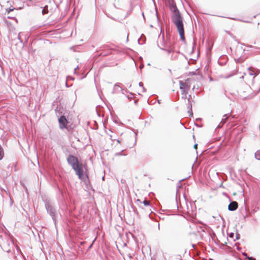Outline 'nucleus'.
<instances>
[{"mask_svg": "<svg viewBox=\"0 0 260 260\" xmlns=\"http://www.w3.org/2000/svg\"><path fill=\"white\" fill-rule=\"evenodd\" d=\"M68 164L75 171L79 178L82 180H85L86 178H88V175L84 176L83 174V165L80 163L78 158L72 154L69 155L67 158Z\"/></svg>", "mask_w": 260, "mask_h": 260, "instance_id": "nucleus-2", "label": "nucleus"}, {"mask_svg": "<svg viewBox=\"0 0 260 260\" xmlns=\"http://www.w3.org/2000/svg\"><path fill=\"white\" fill-rule=\"evenodd\" d=\"M180 90H181V94L182 95H186L188 93V91L187 90H184V89H180Z\"/></svg>", "mask_w": 260, "mask_h": 260, "instance_id": "nucleus-17", "label": "nucleus"}, {"mask_svg": "<svg viewBox=\"0 0 260 260\" xmlns=\"http://www.w3.org/2000/svg\"><path fill=\"white\" fill-rule=\"evenodd\" d=\"M127 98L128 99H129L131 98H130V96H129L128 95H127Z\"/></svg>", "mask_w": 260, "mask_h": 260, "instance_id": "nucleus-32", "label": "nucleus"}, {"mask_svg": "<svg viewBox=\"0 0 260 260\" xmlns=\"http://www.w3.org/2000/svg\"><path fill=\"white\" fill-rule=\"evenodd\" d=\"M234 233H232L230 235V237L233 238L234 237Z\"/></svg>", "mask_w": 260, "mask_h": 260, "instance_id": "nucleus-23", "label": "nucleus"}, {"mask_svg": "<svg viewBox=\"0 0 260 260\" xmlns=\"http://www.w3.org/2000/svg\"><path fill=\"white\" fill-rule=\"evenodd\" d=\"M140 0H131L130 4L131 6L133 7L137 5H138L139 3Z\"/></svg>", "mask_w": 260, "mask_h": 260, "instance_id": "nucleus-11", "label": "nucleus"}, {"mask_svg": "<svg viewBox=\"0 0 260 260\" xmlns=\"http://www.w3.org/2000/svg\"><path fill=\"white\" fill-rule=\"evenodd\" d=\"M58 122L59 124V128L60 129H63L67 127L68 121L64 116H61L58 118Z\"/></svg>", "mask_w": 260, "mask_h": 260, "instance_id": "nucleus-5", "label": "nucleus"}, {"mask_svg": "<svg viewBox=\"0 0 260 260\" xmlns=\"http://www.w3.org/2000/svg\"><path fill=\"white\" fill-rule=\"evenodd\" d=\"M182 99H186V98H187V96H186V95H183V96H182Z\"/></svg>", "mask_w": 260, "mask_h": 260, "instance_id": "nucleus-27", "label": "nucleus"}, {"mask_svg": "<svg viewBox=\"0 0 260 260\" xmlns=\"http://www.w3.org/2000/svg\"><path fill=\"white\" fill-rule=\"evenodd\" d=\"M139 86L142 87L143 88V91L144 92H146V90L145 88V87L143 86V83L142 82H139Z\"/></svg>", "mask_w": 260, "mask_h": 260, "instance_id": "nucleus-16", "label": "nucleus"}, {"mask_svg": "<svg viewBox=\"0 0 260 260\" xmlns=\"http://www.w3.org/2000/svg\"><path fill=\"white\" fill-rule=\"evenodd\" d=\"M4 150L1 145H0V160H2L4 157Z\"/></svg>", "mask_w": 260, "mask_h": 260, "instance_id": "nucleus-12", "label": "nucleus"}, {"mask_svg": "<svg viewBox=\"0 0 260 260\" xmlns=\"http://www.w3.org/2000/svg\"><path fill=\"white\" fill-rule=\"evenodd\" d=\"M192 247L193 248H194V247H195V245H194V244H192Z\"/></svg>", "mask_w": 260, "mask_h": 260, "instance_id": "nucleus-31", "label": "nucleus"}, {"mask_svg": "<svg viewBox=\"0 0 260 260\" xmlns=\"http://www.w3.org/2000/svg\"><path fill=\"white\" fill-rule=\"evenodd\" d=\"M117 142H118V143H120V141H119V140H117Z\"/></svg>", "mask_w": 260, "mask_h": 260, "instance_id": "nucleus-35", "label": "nucleus"}, {"mask_svg": "<svg viewBox=\"0 0 260 260\" xmlns=\"http://www.w3.org/2000/svg\"><path fill=\"white\" fill-rule=\"evenodd\" d=\"M161 49L167 51V53H170L171 52H172V49H165V48H161Z\"/></svg>", "mask_w": 260, "mask_h": 260, "instance_id": "nucleus-19", "label": "nucleus"}, {"mask_svg": "<svg viewBox=\"0 0 260 260\" xmlns=\"http://www.w3.org/2000/svg\"><path fill=\"white\" fill-rule=\"evenodd\" d=\"M158 229H159V223L158 224Z\"/></svg>", "mask_w": 260, "mask_h": 260, "instance_id": "nucleus-33", "label": "nucleus"}, {"mask_svg": "<svg viewBox=\"0 0 260 260\" xmlns=\"http://www.w3.org/2000/svg\"><path fill=\"white\" fill-rule=\"evenodd\" d=\"M78 69V67H76V68H75L74 69V71H75V73L76 72V71Z\"/></svg>", "mask_w": 260, "mask_h": 260, "instance_id": "nucleus-29", "label": "nucleus"}, {"mask_svg": "<svg viewBox=\"0 0 260 260\" xmlns=\"http://www.w3.org/2000/svg\"><path fill=\"white\" fill-rule=\"evenodd\" d=\"M114 7L116 9H120L122 7V4L120 0H114L113 3Z\"/></svg>", "mask_w": 260, "mask_h": 260, "instance_id": "nucleus-8", "label": "nucleus"}, {"mask_svg": "<svg viewBox=\"0 0 260 260\" xmlns=\"http://www.w3.org/2000/svg\"><path fill=\"white\" fill-rule=\"evenodd\" d=\"M128 256L130 258H131L132 257V256H131V255L130 254H129L128 255Z\"/></svg>", "mask_w": 260, "mask_h": 260, "instance_id": "nucleus-30", "label": "nucleus"}, {"mask_svg": "<svg viewBox=\"0 0 260 260\" xmlns=\"http://www.w3.org/2000/svg\"><path fill=\"white\" fill-rule=\"evenodd\" d=\"M48 6H45L43 9L42 10V13L43 14H46L47 13H48Z\"/></svg>", "mask_w": 260, "mask_h": 260, "instance_id": "nucleus-15", "label": "nucleus"}, {"mask_svg": "<svg viewBox=\"0 0 260 260\" xmlns=\"http://www.w3.org/2000/svg\"><path fill=\"white\" fill-rule=\"evenodd\" d=\"M190 87L189 83V79L188 78L185 80V82L182 81H179V88L180 89H184L188 91Z\"/></svg>", "mask_w": 260, "mask_h": 260, "instance_id": "nucleus-4", "label": "nucleus"}, {"mask_svg": "<svg viewBox=\"0 0 260 260\" xmlns=\"http://www.w3.org/2000/svg\"><path fill=\"white\" fill-rule=\"evenodd\" d=\"M18 39L21 42H22V41L21 40L20 37V34H19V35L18 36Z\"/></svg>", "mask_w": 260, "mask_h": 260, "instance_id": "nucleus-25", "label": "nucleus"}, {"mask_svg": "<svg viewBox=\"0 0 260 260\" xmlns=\"http://www.w3.org/2000/svg\"><path fill=\"white\" fill-rule=\"evenodd\" d=\"M120 91H122V88L119 86V83L115 84L113 87V93H116Z\"/></svg>", "mask_w": 260, "mask_h": 260, "instance_id": "nucleus-9", "label": "nucleus"}, {"mask_svg": "<svg viewBox=\"0 0 260 260\" xmlns=\"http://www.w3.org/2000/svg\"><path fill=\"white\" fill-rule=\"evenodd\" d=\"M191 97V95H189V98H188L187 99V102H188V112L189 113V116H192L193 115V113H192V105L191 104L189 103V98Z\"/></svg>", "mask_w": 260, "mask_h": 260, "instance_id": "nucleus-7", "label": "nucleus"}, {"mask_svg": "<svg viewBox=\"0 0 260 260\" xmlns=\"http://www.w3.org/2000/svg\"><path fill=\"white\" fill-rule=\"evenodd\" d=\"M243 254L246 257H247V254L246 253H243Z\"/></svg>", "mask_w": 260, "mask_h": 260, "instance_id": "nucleus-28", "label": "nucleus"}, {"mask_svg": "<svg viewBox=\"0 0 260 260\" xmlns=\"http://www.w3.org/2000/svg\"><path fill=\"white\" fill-rule=\"evenodd\" d=\"M259 128H260V124H259Z\"/></svg>", "mask_w": 260, "mask_h": 260, "instance_id": "nucleus-36", "label": "nucleus"}, {"mask_svg": "<svg viewBox=\"0 0 260 260\" xmlns=\"http://www.w3.org/2000/svg\"><path fill=\"white\" fill-rule=\"evenodd\" d=\"M128 35H127V41L128 40Z\"/></svg>", "mask_w": 260, "mask_h": 260, "instance_id": "nucleus-34", "label": "nucleus"}, {"mask_svg": "<svg viewBox=\"0 0 260 260\" xmlns=\"http://www.w3.org/2000/svg\"><path fill=\"white\" fill-rule=\"evenodd\" d=\"M170 9L173 13L172 19L173 23L176 26L181 40L185 41L184 25L183 23V18L178 9L176 4L174 3L170 4Z\"/></svg>", "mask_w": 260, "mask_h": 260, "instance_id": "nucleus-1", "label": "nucleus"}, {"mask_svg": "<svg viewBox=\"0 0 260 260\" xmlns=\"http://www.w3.org/2000/svg\"><path fill=\"white\" fill-rule=\"evenodd\" d=\"M248 73L250 76H255L257 75V74L254 71V69L252 67H250L248 68Z\"/></svg>", "mask_w": 260, "mask_h": 260, "instance_id": "nucleus-10", "label": "nucleus"}, {"mask_svg": "<svg viewBox=\"0 0 260 260\" xmlns=\"http://www.w3.org/2000/svg\"><path fill=\"white\" fill-rule=\"evenodd\" d=\"M197 147H198V144H194V146H193V148L194 149H197Z\"/></svg>", "mask_w": 260, "mask_h": 260, "instance_id": "nucleus-26", "label": "nucleus"}, {"mask_svg": "<svg viewBox=\"0 0 260 260\" xmlns=\"http://www.w3.org/2000/svg\"><path fill=\"white\" fill-rule=\"evenodd\" d=\"M14 9H7V11L8 13H10L11 11H13Z\"/></svg>", "mask_w": 260, "mask_h": 260, "instance_id": "nucleus-22", "label": "nucleus"}, {"mask_svg": "<svg viewBox=\"0 0 260 260\" xmlns=\"http://www.w3.org/2000/svg\"><path fill=\"white\" fill-rule=\"evenodd\" d=\"M143 204L145 205V206H149L150 205V202L149 201H147V200H145L143 202Z\"/></svg>", "mask_w": 260, "mask_h": 260, "instance_id": "nucleus-18", "label": "nucleus"}, {"mask_svg": "<svg viewBox=\"0 0 260 260\" xmlns=\"http://www.w3.org/2000/svg\"><path fill=\"white\" fill-rule=\"evenodd\" d=\"M238 208V203L236 201L231 202L228 206L229 211H234Z\"/></svg>", "mask_w": 260, "mask_h": 260, "instance_id": "nucleus-6", "label": "nucleus"}, {"mask_svg": "<svg viewBox=\"0 0 260 260\" xmlns=\"http://www.w3.org/2000/svg\"><path fill=\"white\" fill-rule=\"evenodd\" d=\"M247 258H248L249 260H254V259L252 257H247Z\"/></svg>", "mask_w": 260, "mask_h": 260, "instance_id": "nucleus-24", "label": "nucleus"}, {"mask_svg": "<svg viewBox=\"0 0 260 260\" xmlns=\"http://www.w3.org/2000/svg\"><path fill=\"white\" fill-rule=\"evenodd\" d=\"M228 115L227 114H225L223 115V117L222 118L221 121V123H222V124H224L226 121V120L228 119Z\"/></svg>", "mask_w": 260, "mask_h": 260, "instance_id": "nucleus-14", "label": "nucleus"}, {"mask_svg": "<svg viewBox=\"0 0 260 260\" xmlns=\"http://www.w3.org/2000/svg\"><path fill=\"white\" fill-rule=\"evenodd\" d=\"M236 239H237V240H238V239H240V234H238V233H236Z\"/></svg>", "mask_w": 260, "mask_h": 260, "instance_id": "nucleus-20", "label": "nucleus"}, {"mask_svg": "<svg viewBox=\"0 0 260 260\" xmlns=\"http://www.w3.org/2000/svg\"><path fill=\"white\" fill-rule=\"evenodd\" d=\"M45 207L47 210V213L50 215L52 217V219L54 223L56 224V211L55 207L52 205V203L49 201H46L45 202Z\"/></svg>", "mask_w": 260, "mask_h": 260, "instance_id": "nucleus-3", "label": "nucleus"}, {"mask_svg": "<svg viewBox=\"0 0 260 260\" xmlns=\"http://www.w3.org/2000/svg\"><path fill=\"white\" fill-rule=\"evenodd\" d=\"M255 157L256 159L260 160V150H258L255 152Z\"/></svg>", "mask_w": 260, "mask_h": 260, "instance_id": "nucleus-13", "label": "nucleus"}, {"mask_svg": "<svg viewBox=\"0 0 260 260\" xmlns=\"http://www.w3.org/2000/svg\"><path fill=\"white\" fill-rule=\"evenodd\" d=\"M122 151H123V150H122V151H121V152H120L116 153L115 154V155H117V156H118V155H122Z\"/></svg>", "mask_w": 260, "mask_h": 260, "instance_id": "nucleus-21", "label": "nucleus"}]
</instances>
